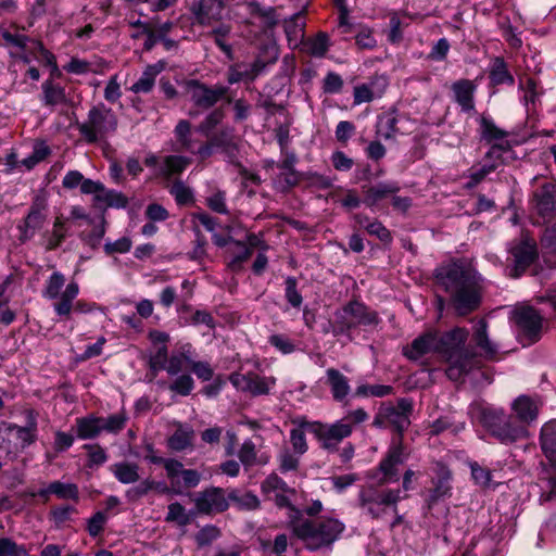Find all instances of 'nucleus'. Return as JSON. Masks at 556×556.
<instances>
[{"instance_id": "59", "label": "nucleus", "mask_w": 556, "mask_h": 556, "mask_svg": "<svg viewBox=\"0 0 556 556\" xmlns=\"http://www.w3.org/2000/svg\"><path fill=\"white\" fill-rule=\"evenodd\" d=\"M194 388V381L190 375H181L177 377L169 386V390L182 396H187Z\"/></svg>"}, {"instance_id": "54", "label": "nucleus", "mask_w": 556, "mask_h": 556, "mask_svg": "<svg viewBox=\"0 0 556 556\" xmlns=\"http://www.w3.org/2000/svg\"><path fill=\"white\" fill-rule=\"evenodd\" d=\"M238 458L245 468H251L256 464L257 451L252 440H245L239 451Z\"/></svg>"}, {"instance_id": "53", "label": "nucleus", "mask_w": 556, "mask_h": 556, "mask_svg": "<svg viewBox=\"0 0 556 556\" xmlns=\"http://www.w3.org/2000/svg\"><path fill=\"white\" fill-rule=\"evenodd\" d=\"M191 358L185 353H173L166 366V372L169 376H177L184 371L187 367H190Z\"/></svg>"}, {"instance_id": "17", "label": "nucleus", "mask_w": 556, "mask_h": 556, "mask_svg": "<svg viewBox=\"0 0 556 556\" xmlns=\"http://www.w3.org/2000/svg\"><path fill=\"white\" fill-rule=\"evenodd\" d=\"M480 136L483 140L488 142H494L486 153V156H491L501 151L510 150V144L508 141L504 140L508 132L498 128L495 123L485 116L480 117Z\"/></svg>"}, {"instance_id": "64", "label": "nucleus", "mask_w": 556, "mask_h": 556, "mask_svg": "<svg viewBox=\"0 0 556 556\" xmlns=\"http://www.w3.org/2000/svg\"><path fill=\"white\" fill-rule=\"evenodd\" d=\"M268 342L282 354H291L295 351V344L285 334H271Z\"/></svg>"}, {"instance_id": "25", "label": "nucleus", "mask_w": 556, "mask_h": 556, "mask_svg": "<svg viewBox=\"0 0 556 556\" xmlns=\"http://www.w3.org/2000/svg\"><path fill=\"white\" fill-rule=\"evenodd\" d=\"M510 252L515 262V273L510 275L513 277H518L520 273L532 264L536 256L535 244L529 240H522L513 247Z\"/></svg>"}, {"instance_id": "38", "label": "nucleus", "mask_w": 556, "mask_h": 556, "mask_svg": "<svg viewBox=\"0 0 556 556\" xmlns=\"http://www.w3.org/2000/svg\"><path fill=\"white\" fill-rule=\"evenodd\" d=\"M111 471L123 484L135 483L139 480V466L135 463L121 462L112 465Z\"/></svg>"}, {"instance_id": "19", "label": "nucleus", "mask_w": 556, "mask_h": 556, "mask_svg": "<svg viewBox=\"0 0 556 556\" xmlns=\"http://www.w3.org/2000/svg\"><path fill=\"white\" fill-rule=\"evenodd\" d=\"M225 8V0H195L190 11L197 23L210 25L222 18Z\"/></svg>"}, {"instance_id": "16", "label": "nucleus", "mask_w": 556, "mask_h": 556, "mask_svg": "<svg viewBox=\"0 0 556 556\" xmlns=\"http://www.w3.org/2000/svg\"><path fill=\"white\" fill-rule=\"evenodd\" d=\"M388 425L393 427L400 434L399 441L401 442L402 433L410 425V415L414 408L412 399L403 397L397 400L396 405L392 403L382 404Z\"/></svg>"}, {"instance_id": "24", "label": "nucleus", "mask_w": 556, "mask_h": 556, "mask_svg": "<svg viewBox=\"0 0 556 556\" xmlns=\"http://www.w3.org/2000/svg\"><path fill=\"white\" fill-rule=\"evenodd\" d=\"M25 425L17 429L16 439L22 448H26L34 444L38 439V412L34 408H26L23 412Z\"/></svg>"}, {"instance_id": "22", "label": "nucleus", "mask_w": 556, "mask_h": 556, "mask_svg": "<svg viewBox=\"0 0 556 556\" xmlns=\"http://www.w3.org/2000/svg\"><path fill=\"white\" fill-rule=\"evenodd\" d=\"M331 392L332 399L339 403H345L351 393L349 378L336 368L326 370V382Z\"/></svg>"}, {"instance_id": "47", "label": "nucleus", "mask_w": 556, "mask_h": 556, "mask_svg": "<svg viewBox=\"0 0 556 556\" xmlns=\"http://www.w3.org/2000/svg\"><path fill=\"white\" fill-rule=\"evenodd\" d=\"M164 468L166 470V476L170 480V484L173 485V489L175 490L176 494L180 493V480L182 471L185 470L182 463L179 460L167 458L166 462H164Z\"/></svg>"}, {"instance_id": "11", "label": "nucleus", "mask_w": 556, "mask_h": 556, "mask_svg": "<svg viewBox=\"0 0 556 556\" xmlns=\"http://www.w3.org/2000/svg\"><path fill=\"white\" fill-rule=\"evenodd\" d=\"M514 319L523 344H532L540 339L543 317L536 309L530 306L518 307L514 311Z\"/></svg>"}, {"instance_id": "28", "label": "nucleus", "mask_w": 556, "mask_h": 556, "mask_svg": "<svg viewBox=\"0 0 556 556\" xmlns=\"http://www.w3.org/2000/svg\"><path fill=\"white\" fill-rule=\"evenodd\" d=\"M534 200L540 215L545 216L556 212V185H543L534 193Z\"/></svg>"}, {"instance_id": "7", "label": "nucleus", "mask_w": 556, "mask_h": 556, "mask_svg": "<svg viewBox=\"0 0 556 556\" xmlns=\"http://www.w3.org/2000/svg\"><path fill=\"white\" fill-rule=\"evenodd\" d=\"M479 420L502 443H513L528 435L526 427L518 424L501 408H482L479 414Z\"/></svg>"}, {"instance_id": "9", "label": "nucleus", "mask_w": 556, "mask_h": 556, "mask_svg": "<svg viewBox=\"0 0 556 556\" xmlns=\"http://www.w3.org/2000/svg\"><path fill=\"white\" fill-rule=\"evenodd\" d=\"M49 203L45 194H36L25 217L17 224L18 240L25 243L41 230L48 220Z\"/></svg>"}, {"instance_id": "37", "label": "nucleus", "mask_w": 556, "mask_h": 556, "mask_svg": "<svg viewBox=\"0 0 556 556\" xmlns=\"http://www.w3.org/2000/svg\"><path fill=\"white\" fill-rule=\"evenodd\" d=\"M396 125L397 117L395 111L384 112L378 117L376 134L386 140L392 139L399 132Z\"/></svg>"}, {"instance_id": "33", "label": "nucleus", "mask_w": 556, "mask_h": 556, "mask_svg": "<svg viewBox=\"0 0 556 556\" xmlns=\"http://www.w3.org/2000/svg\"><path fill=\"white\" fill-rule=\"evenodd\" d=\"M102 417L88 415L76 419L77 437L81 440L94 439L102 432Z\"/></svg>"}, {"instance_id": "50", "label": "nucleus", "mask_w": 556, "mask_h": 556, "mask_svg": "<svg viewBox=\"0 0 556 556\" xmlns=\"http://www.w3.org/2000/svg\"><path fill=\"white\" fill-rule=\"evenodd\" d=\"M393 393V387L387 384H361L355 390V395L359 397H383Z\"/></svg>"}, {"instance_id": "56", "label": "nucleus", "mask_w": 556, "mask_h": 556, "mask_svg": "<svg viewBox=\"0 0 556 556\" xmlns=\"http://www.w3.org/2000/svg\"><path fill=\"white\" fill-rule=\"evenodd\" d=\"M299 456L288 448L282 450L278 455L279 470L282 473L296 470L300 464Z\"/></svg>"}, {"instance_id": "10", "label": "nucleus", "mask_w": 556, "mask_h": 556, "mask_svg": "<svg viewBox=\"0 0 556 556\" xmlns=\"http://www.w3.org/2000/svg\"><path fill=\"white\" fill-rule=\"evenodd\" d=\"M406 459L404 447L400 441L394 442L386 457L381 459L376 470L368 473V478L377 479V484L383 485L399 480L397 467Z\"/></svg>"}, {"instance_id": "31", "label": "nucleus", "mask_w": 556, "mask_h": 556, "mask_svg": "<svg viewBox=\"0 0 556 556\" xmlns=\"http://www.w3.org/2000/svg\"><path fill=\"white\" fill-rule=\"evenodd\" d=\"M42 104L48 108L66 104L68 102L65 88L53 80L47 79L41 85Z\"/></svg>"}, {"instance_id": "15", "label": "nucleus", "mask_w": 556, "mask_h": 556, "mask_svg": "<svg viewBox=\"0 0 556 556\" xmlns=\"http://www.w3.org/2000/svg\"><path fill=\"white\" fill-rule=\"evenodd\" d=\"M229 380L237 390L252 395L268 394L276 382V379L273 377H261L253 371L247 374L233 372L230 375Z\"/></svg>"}, {"instance_id": "26", "label": "nucleus", "mask_w": 556, "mask_h": 556, "mask_svg": "<svg viewBox=\"0 0 556 556\" xmlns=\"http://www.w3.org/2000/svg\"><path fill=\"white\" fill-rule=\"evenodd\" d=\"M511 408L519 420L518 424H530L538 418L540 403L530 396L520 395L513 402Z\"/></svg>"}, {"instance_id": "58", "label": "nucleus", "mask_w": 556, "mask_h": 556, "mask_svg": "<svg viewBox=\"0 0 556 556\" xmlns=\"http://www.w3.org/2000/svg\"><path fill=\"white\" fill-rule=\"evenodd\" d=\"M169 192L175 197L176 202L180 205H186L193 200L192 190L182 181H175Z\"/></svg>"}, {"instance_id": "48", "label": "nucleus", "mask_w": 556, "mask_h": 556, "mask_svg": "<svg viewBox=\"0 0 556 556\" xmlns=\"http://www.w3.org/2000/svg\"><path fill=\"white\" fill-rule=\"evenodd\" d=\"M165 521L175 522L180 527H185L190 523L191 517L180 503L175 502L168 505V511L165 517Z\"/></svg>"}, {"instance_id": "36", "label": "nucleus", "mask_w": 556, "mask_h": 556, "mask_svg": "<svg viewBox=\"0 0 556 556\" xmlns=\"http://www.w3.org/2000/svg\"><path fill=\"white\" fill-rule=\"evenodd\" d=\"M355 220L361 227L366 229L370 236L377 237L381 242L389 243L392 241L390 230L387 229L381 222L377 219L370 220L368 216L362 214L356 215Z\"/></svg>"}, {"instance_id": "32", "label": "nucleus", "mask_w": 556, "mask_h": 556, "mask_svg": "<svg viewBox=\"0 0 556 556\" xmlns=\"http://www.w3.org/2000/svg\"><path fill=\"white\" fill-rule=\"evenodd\" d=\"M67 236V227L65 219L62 216H56L53 220L51 231L43 235V244L47 251H53L58 249Z\"/></svg>"}, {"instance_id": "39", "label": "nucleus", "mask_w": 556, "mask_h": 556, "mask_svg": "<svg viewBox=\"0 0 556 556\" xmlns=\"http://www.w3.org/2000/svg\"><path fill=\"white\" fill-rule=\"evenodd\" d=\"M191 163V159L184 155H167L163 160L160 174L166 178L182 173Z\"/></svg>"}, {"instance_id": "45", "label": "nucleus", "mask_w": 556, "mask_h": 556, "mask_svg": "<svg viewBox=\"0 0 556 556\" xmlns=\"http://www.w3.org/2000/svg\"><path fill=\"white\" fill-rule=\"evenodd\" d=\"M127 420L128 416L124 410H121L108 417H102V432L104 431L108 433L116 434L126 427Z\"/></svg>"}, {"instance_id": "18", "label": "nucleus", "mask_w": 556, "mask_h": 556, "mask_svg": "<svg viewBox=\"0 0 556 556\" xmlns=\"http://www.w3.org/2000/svg\"><path fill=\"white\" fill-rule=\"evenodd\" d=\"M199 513H222L229 506L225 492L220 488H210L199 493L194 500Z\"/></svg>"}, {"instance_id": "8", "label": "nucleus", "mask_w": 556, "mask_h": 556, "mask_svg": "<svg viewBox=\"0 0 556 556\" xmlns=\"http://www.w3.org/2000/svg\"><path fill=\"white\" fill-rule=\"evenodd\" d=\"M401 500L400 489H377L374 485H364L358 492L361 509L372 519L382 518L389 509L396 513V505Z\"/></svg>"}, {"instance_id": "13", "label": "nucleus", "mask_w": 556, "mask_h": 556, "mask_svg": "<svg viewBox=\"0 0 556 556\" xmlns=\"http://www.w3.org/2000/svg\"><path fill=\"white\" fill-rule=\"evenodd\" d=\"M340 331L350 330L357 326H369L378 323L375 312L369 311L359 302H350L337 314Z\"/></svg>"}, {"instance_id": "44", "label": "nucleus", "mask_w": 556, "mask_h": 556, "mask_svg": "<svg viewBox=\"0 0 556 556\" xmlns=\"http://www.w3.org/2000/svg\"><path fill=\"white\" fill-rule=\"evenodd\" d=\"M50 491L61 500L79 501V490L75 483H63L61 481H53L50 483Z\"/></svg>"}, {"instance_id": "60", "label": "nucleus", "mask_w": 556, "mask_h": 556, "mask_svg": "<svg viewBox=\"0 0 556 556\" xmlns=\"http://www.w3.org/2000/svg\"><path fill=\"white\" fill-rule=\"evenodd\" d=\"M220 535V531L215 526H205L195 534V542L200 547L212 544Z\"/></svg>"}, {"instance_id": "12", "label": "nucleus", "mask_w": 556, "mask_h": 556, "mask_svg": "<svg viewBox=\"0 0 556 556\" xmlns=\"http://www.w3.org/2000/svg\"><path fill=\"white\" fill-rule=\"evenodd\" d=\"M187 90L192 103L203 110H208L224 99L228 93V87L223 85L207 86L197 79L187 83Z\"/></svg>"}, {"instance_id": "14", "label": "nucleus", "mask_w": 556, "mask_h": 556, "mask_svg": "<svg viewBox=\"0 0 556 556\" xmlns=\"http://www.w3.org/2000/svg\"><path fill=\"white\" fill-rule=\"evenodd\" d=\"M262 492L279 508H288V516L292 509H298L291 504V496L295 490L290 488L277 473H270L261 484Z\"/></svg>"}, {"instance_id": "20", "label": "nucleus", "mask_w": 556, "mask_h": 556, "mask_svg": "<svg viewBox=\"0 0 556 556\" xmlns=\"http://www.w3.org/2000/svg\"><path fill=\"white\" fill-rule=\"evenodd\" d=\"M451 89L455 102L460 106L463 112L471 113L475 110V92L477 86L469 79H459L452 84Z\"/></svg>"}, {"instance_id": "42", "label": "nucleus", "mask_w": 556, "mask_h": 556, "mask_svg": "<svg viewBox=\"0 0 556 556\" xmlns=\"http://www.w3.org/2000/svg\"><path fill=\"white\" fill-rule=\"evenodd\" d=\"M194 432L189 428L179 427L168 439V447L173 451H184L191 446Z\"/></svg>"}, {"instance_id": "55", "label": "nucleus", "mask_w": 556, "mask_h": 556, "mask_svg": "<svg viewBox=\"0 0 556 556\" xmlns=\"http://www.w3.org/2000/svg\"><path fill=\"white\" fill-rule=\"evenodd\" d=\"M0 556H30L28 549L10 538L0 539Z\"/></svg>"}, {"instance_id": "63", "label": "nucleus", "mask_w": 556, "mask_h": 556, "mask_svg": "<svg viewBox=\"0 0 556 556\" xmlns=\"http://www.w3.org/2000/svg\"><path fill=\"white\" fill-rule=\"evenodd\" d=\"M108 517L103 511H97L87 521V531L90 536H98L104 529Z\"/></svg>"}, {"instance_id": "41", "label": "nucleus", "mask_w": 556, "mask_h": 556, "mask_svg": "<svg viewBox=\"0 0 556 556\" xmlns=\"http://www.w3.org/2000/svg\"><path fill=\"white\" fill-rule=\"evenodd\" d=\"M486 328H488L486 321H484L483 319L479 320V323L477 324L476 330H475L473 340H475L477 346L479 349H481L482 353L486 357L492 358L497 353V348L495 344H493L490 341V339L488 337Z\"/></svg>"}, {"instance_id": "35", "label": "nucleus", "mask_w": 556, "mask_h": 556, "mask_svg": "<svg viewBox=\"0 0 556 556\" xmlns=\"http://www.w3.org/2000/svg\"><path fill=\"white\" fill-rule=\"evenodd\" d=\"M249 13L258 17L266 28H274L278 25L279 18L276 9L273 7H262L257 1L247 2Z\"/></svg>"}, {"instance_id": "49", "label": "nucleus", "mask_w": 556, "mask_h": 556, "mask_svg": "<svg viewBox=\"0 0 556 556\" xmlns=\"http://www.w3.org/2000/svg\"><path fill=\"white\" fill-rule=\"evenodd\" d=\"M77 514V509L71 505H61L53 507L50 513V519L56 528H62L66 522L72 520L73 515Z\"/></svg>"}, {"instance_id": "21", "label": "nucleus", "mask_w": 556, "mask_h": 556, "mask_svg": "<svg viewBox=\"0 0 556 556\" xmlns=\"http://www.w3.org/2000/svg\"><path fill=\"white\" fill-rule=\"evenodd\" d=\"M439 346L435 334L425 333L416 338L412 344L403 348V354L410 361H419L424 356L434 352Z\"/></svg>"}, {"instance_id": "1", "label": "nucleus", "mask_w": 556, "mask_h": 556, "mask_svg": "<svg viewBox=\"0 0 556 556\" xmlns=\"http://www.w3.org/2000/svg\"><path fill=\"white\" fill-rule=\"evenodd\" d=\"M434 279L448 294L458 315H468L480 306L484 279L470 261L458 258L443 263L435 268Z\"/></svg>"}, {"instance_id": "61", "label": "nucleus", "mask_w": 556, "mask_h": 556, "mask_svg": "<svg viewBox=\"0 0 556 556\" xmlns=\"http://www.w3.org/2000/svg\"><path fill=\"white\" fill-rule=\"evenodd\" d=\"M85 448L88 451V466H100L108 460L105 450L99 444H86Z\"/></svg>"}, {"instance_id": "27", "label": "nucleus", "mask_w": 556, "mask_h": 556, "mask_svg": "<svg viewBox=\"0 0 556 556\" xmlns=\"http://www.w3.org/2000/svg\"><path fill=\"white\" fill-rule=\"evenodd\" d=\"M387 85V79L384 77H379L371 80L369 84L356 86L354 88V105L370 102L375 98L381 97Z\"/></svg>"}, {"instance_id": "51", "label": "nucleus", "mask_w": 556, "mask_h": 556, "mask_svg": "<svg viewBox=\"0 0 556 556\" xmlns=\"http://www.w3.org/2000/svg\"><path fill=\"white\" fill-rule=\"evenodd\" d=\"M329 37L325 33H319L316 37L306 42L307 52L317 58L324 56L329 49Z\"/></svg>"}, {"instance_id": "57", "label": "nucleus", "mask_w": 556, "mask_h": 556, "mask_svg": "<svg viewBox=\"0 0 556 556\" xmlns=\"http://www.w3.org/2000/svg\"><path fill=\"white\" fill-rule=\"evenodd\" d=\"M206 205L215 213L227 214L228 208L226 204V192L216 190L205 200Z\"/></svg>"}, {"instance_id": "4", "label": "nucleus", "mask_w": 556, "mask_h": 556, "mask_svg": "<svg viewBox=\"0 0 556 556\" xmlns=\"http://www.w3.org/2000/svg\"><path fill=\"white\" fill-rule=\"evenodd\" d=\"M368 413L364 408H356L334 422L324 424L320 421H305L302 427H306L320 444V447L329 453L337 452L339 444L351 437L355 426L367 421Z\"/></svg>"}, {"instance_id": "6", "label": "nucleus", "mask_w": 556, "mask_h": 556, "mask_svg": "<svg viewBox=\"0 0 556 556\" xmlns=\"http://www.w3.org/2000/svg\"><path fill=\"white\" fill-rule=\"evenodd\" d=\"M117 125L118 119L113 110L104 103H98L88 111L87 118L77 124V129L87 143H97L113 135Z\"/></svg>"}, {"instance_id": "30", "label": "nucleus", "mask_w": 556, "mask_h": 556, "mask_svg": "<svg viewBox=\"0 0 556 556\" xmlns=\"http://www.w3.org/2000/svg\"><path fill=\"white\" fill-rule=\"evenodd\" d=\"M400 191L396 182H379L365 190L364 203L368 207L377 205L380 201Z\"/></svg>"}, {"instance_id": "40", "label": "nucleus", "mask_w": 556, "mask_h": 556, "mask_svg": "<svg viewBox=\"0 0 556 556\" xmlns=\"http://www.w3.org/2000/svg\"><path fill=\"white\" fill-rule=\"evenodd\" d=\"M128 204V199L122 192L108 189L103 185V191H101L100 195L97 197V206L99 207H115V208H124Z\"/></svg>"}, {"instance_id": "34", "label": "nucleus", "mask_w": 556, "mask_h": 556, "mask_svg": "<svg viewBox=\"0 0 556 556\" xmlns=\"http://www.w3.org/2000/svg\"><path fill=\"white\" fill-rule=\"evenodd\" d=\"M163 70L164 64L162 62L147 66L140 78L130 87V90L135 93L150 92L154 87L156 76Z\"/></svg>"}, {"instance_id": "2", "label": "nucleus", "mask_w": 556, "mask_h": 556, "mask_svg": "<svg viewBox=\"0 0 556 556\" xmlns=\"http://www.w3.org/2000/svg\"><path fill=\"white\" fill-rule=\"evenodd\" d=\"M289 529L312 552L330 548L340 539L345 526L336 518L307 519L300 509L289 515Z\"/></svg>"}, {"instance_id": "5", "label": "nucleus", "mask_w": 556, "mask_h": 556, "mask_svg": "<svg viewBox=\"0 0 556 556\" xmlns=\"http://www.w3.org/2000/svg\"><path fill=\"white\" fill-rule=\"evenodd\" d=\"M467 338L468 331L463 328H456L445 337V343L452 345L447 351L446 375L453 381L460 380L463 376L479 365L477 356L464 349Z\"/></svg>"}, {"instance_id": "29", "label": "nucleus", "mask_w": 556, "mask_h": 556, "mask_svg": "<svg viewBox=\"0 0 556 556\" xmlns=\"http://www.w3.org/2000/svg\"><path fill=\"white\" fill-rule=\"evenodd\" d=\"M540 444L544 455L556 466V419H552L542 426Z\"/></svg>"}, {"instance_id": "52", "label": "nucleus", "mask_w": 556, "mask_h": 556, "mask_svg": "<svg viewBox=\"0 0 556 556\" xmlns=\"http://www.w3.org/2000/svg\"><path fill=\"white\" fill-rule=\"evenodd\" d=\"M303 422L304 421H301L299 428H293L290 431V443L292 445L293 452L298 455H303L308 450L305 435V430H307V428L302 427Z\"/></svg>"}, {"instance_id": "46", "label": "nucleus", "mask_w": 556, "mask_h": 556, "mask_svg": "<svg viewBox=\"0 0 556 556\" xmlns=\"http://www.w3.org/2000/svg\"><path fill=\"white\" fill-rule=\"evenodd\" d=\"M50 153V148L43 141L36 142L31 154L23 159L21 164L27 169H33L37 164L46 160Z\"/></svg>"}, {"instance_id": "62", "label": "nucleus", "mask_w": 556, "mask_h": 556, "mask_svg": "<svg viewBox=\"0 0 556 556\" xmlns=\"http://www.w3.org/2000/svg\"><path fill=\"white\" fill-rule=\"evenodd\" d=\"M132 247V242L128 237H122L117 239L116 241H108L105 242L103 249L106 255H113V254H124L130 251Z\"/></svg>"}, {"instance_id": "3", "label": "nucleus", "mask_w": 556, "mask_h": 556, "mask_svg": "<svg viewBox=\"0 0 556 556\" xmlns=\"http://www.w3.org/2000/svg\"><path fill=\"white\" fill-rule=\"evenodd\" d=\"M65 281L62 273L53 271L45 282L42 296L53 301L54 313L63 319H70L72 312L90 313L93 309L92 304L84 301L75 302L79 293L78 283L71 281L65 286Z\"/></svg>"}, {"instance_id": "43", "label": "nucleus", "mask_w": 556, "mask_h": 556, "mask_svg": "<svg viewBox=\"0 0 556 556\" xmlns=\"http://www.w3.org/2000/svg\"><path fill=\"white\" fill-rule=\"evenodd\" d=\"M490 79L493 85H513L515 81L513 75L507 70L506 63L501 58L494 60L490 71Z\"/></svg>"}, {"instance_id": "23", "label": "nucleus", "mask_w": 556, "mask_h": 556, "mask_svg": "<svg viewBox=\"0 0 556 556\" xmlns=\"http://www.w3.org/2000/svg\"><path fill=\"white\" fill-rule=\"evenodd\" d=\"M176 150L180 152L194 153L198 150L200 140L194 136L191 123L187 119H180L174 129Z\"/></svg>"}]
</instances>
